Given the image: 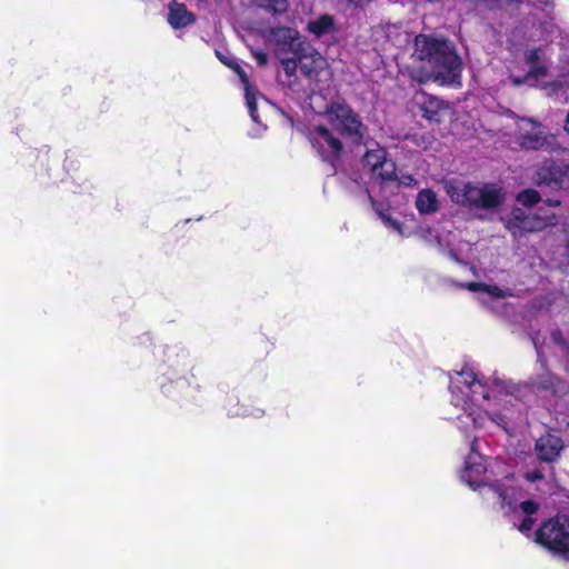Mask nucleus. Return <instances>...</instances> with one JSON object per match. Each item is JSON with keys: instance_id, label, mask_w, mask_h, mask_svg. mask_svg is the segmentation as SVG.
Instances as JSON below:
<instances>
[{"instance_id": "nucleus-1", "label": "nucleus", "mask_w": 569, "mask_h": 569, "mask_svg": "<svg viewBox=\"0 0 569 569\" xmlns=\"http://www.w3.org/2000/svg\"><path fill=\"white\" fill-rule=\"evenodd\" d=\"M450 391L452 403L461 407L466 412L468 421H461L466 427L470 421L476 429L496 425L507 430V415L498 410V407H502L506 411V405L509 401L498 396L499 385L489 391L476 378L472 370L463 369L450 377Z\"/></svg>"}, {"instance_id": "nucleus-2", "label": "nucleus", "mask_w": 569, "mask_h": 569, "mask_svg": "<svg viewBox=\"0 0 569 569\" xmlns=\"http://www.w3.org/2000/svg\"><path fill=\"white\" fill-rule=\"evenodd\" d=\"M412 57L422 63L421 74L417 77L419 81L435 78L442 83H452L459 77L460 59L447 41L419 34L415 39Z\"/></svg>"}, {"instance_id": "nucleus-3", "label": "nucleus", "mask_w": 569, "mask_h": 569, "mask_svg": "<svg viewBox=\"0 0 569 569\" xmlns=\"http://www.w3.org/2000/svg\"><path fill=\"white\" fill-rule=\"evenodd\" d=\"M525 62L528 67L523 78L512 77L515 84H530L540 87L550 97L557 100L569 99V76H560L553 79L547 64V51L545 48H529L525 52Z\"/></svg>"}, {"instance_id": "nucleus-4", "label": "nucleus", "mask_w": 569, "mask_h": 569, "mask_svg": "<svg viewBox=\"0 0 569 569\" xmlns=\"http://www.w3.org/2000/svg\"><path fill=\"white\" fill-rule=\"evenodd\" d=\"M445 190L452 202L477 209H495L505 201V192L497 183L465 182L451 179Z\"/></svg>"}, {"instance_id": "nucleus-5", "label": "nucleus", "mask_w": 569, "mask_h": 569, "mask_svg": "<svg viewBox=\"0 0 569 569\" xmlns=\"http://www.w3.org/2000/svg\"><path fill=\"white\" fill-rule=\"evenodd\" d=\"M489 490L496 493L500 500L501 508L506 512L518 513L519 511L526 516L518 526L521 532H529L533 528L535 521L530 517L539 509V505L532 500H521L523 491L515 485L512 478H506L502 481L489 486Z\"/></svg>"}, {"instance_id": "nucleus-6", "label": "nucleus", "mask_w": 569, "mask_h": 569, "mask_svg": "<svg viewBox=\"0 0 569 569\" xmlns=\"http://www.w3.org/2000/svg\"><path fill=\"white\" fill-rule=\"evenodd\" d=\"M363 169L368 171L370 178L375 181L389 182L397 180L398 184L411 187L416 184V179L410 174L398 176L396 164L387 159V152L382 148L369 149L362 159Z\"/></svg>"}, {"instance_id": "nucleus-7", "label": "nucleus", "mask_w": 569, "mask_h": 569, "mask_svg": "<svg viewBox=\"0 0 569 569\" xmlns=\"http://www.w3.org/2000/svg\"><path fill=\"white\" fill-rule=\"evenodd\" d=\"M327 121L345 139L359 143L365 136V126L357 113L343 102L331 103L325 113Z\"/></svg>"}, {"instance_id": "nucleus-8", "label": "nucleus", "mask_w": 569, "mask_h": 569, "mask_svg": "<svg viewBox=\"0 0 569 569\" xmlns=\"http://www.w3.org/2000/svg\"><path fill=\"white\" fill-rule=\"evenodd\" d=\"M537 541L569 559V517L557 516L542 523L537 531Z\"/></svg>"}, {"instance_id": "nucleus-9", "label": "nucleus", "mask_w": 569, "mask_h": 569, "mask_svg": "<svg viewBox=\"0 0 569 569\" xmlns=\"http://www.w3.org/2000/svg\"><path fill=\"white\" fill-rule=\"evenodd\" d=\"M556 217L553 214H530L527 209L513 208L509 216L505 218L506 228L513 237L521 236L523 232L539 231L547 226L553 224Z\"/></svg>"}, {"instance_id": "nucleus-10", "label": "nucleus", "mask_w": 569, "mask_h": 569, "mask_svg": "<svg viewBox=\"0 0 569 569\" xmlns=\"http://www.w3.org/2000/svg\"><path fill=\"white\" fill-rule=\"evenodd\" d=\"M518 140L522 148L529 150L555 149V138L548 136L541 124L532 119L521 118L518 123Z\"/></svg>"}, {"instance_id": "nucleus-11", "label": "nucleus", "mask_w": 569, "mask_h": 569, "mask_svg": "<svg viewBox=\"0 0 569 569\" xmlns=\"http://www.w3.org/2000/svg\"><path fill=\"white\" fill-rule=\"evenodd\" d=\"M535 182L553 189L569 188V166L555 161H546L537 170Z\"/></svg>"}, {"instance_id": "nucleus-12", "label": "nucleus", "mask_w": 569, "mask_h": 569, "mask_svg": "<svg viewBox=\"0 0 569 569\" xmlns=\"http://www.w3.org/2000/svg\"><path fill=\"white\" fill-rule=\"evenodd\" d=\"M309 140L319 154L328 160L337 158L342 150L341 141L321 124L310 128Z\"/></svg>"}, {"instance_id": "nucleus-13", "label": "nucleus", "mask_w": 569, "mask_h": 569, "mask_svg": "<svg viewBox=\"0 0 569 569\" xmlns=\"http://www.w3.org/2000/svg\"><path fill=\"white\" fill-rule=\"evenodd\" d=\"M487 467L483 457L475 449L472 445L470 453L465 460V467L461 471V480L470 488L477 489L485 483L483 476Z\"/></svg>"}, {"instance_id": "nucleus-14", "label": "nucleus", "mask_w": 569, "mask_h": 569, "mask_svg": "<svg viewBox=\"0 0 569 569\" xmlns=\"http://www.w3.org/2000/svg\"><path fill=\"white\" fill-rule=\"evenodd\" d=\"M295 54L299 60L301 70L309 78H316L321 73L329 74L326 59L310 44L306 43Z\"/></svg>"}, {"instance_id": "nucleus-15", "label": "nucleus", "mask_w": 569, "mask_h": 569, "mask_svg": "<svg viewBox=\"0 0 569 569\" xmlns=\"http://www.w3.org/2000/svg\"><path fill=\"white\" fill-rule=\"evenodd\" d=\"M467 289L479 293V300L482 303H490L496 299H505L511 296V291L507 288H500L495 284L480 282H469Z\"/></svg>"}, {"instance_id": "nucleus-16", "label": "nucleus", "mask_w": 569, "mask_h": 569, "mask_svg": "<svg viewBox=\"0 0 569 569\" xmlns=\"http://www.w3.org/2000/svg\"><path fill=\"white\" fill-rule=\"evenodd\" d=\"M562 449V441L557 436L546 435L536 442V451L543 461L555 460Z\"/></svg>"}, {"instance_id": "nucleus-17", "label": "nucleus", "mask_w": 569, "mask_h": 569, "mask_svg": "<svg viewBox=\"0 0 569 569\" xmlns=\"http://www.w3.org/2000/svg\"><path fill=\"white\" fill-rule=\"evenodd\" d=\"M196 17L183 3L176 0L169 3L168 22L173 29L186 28L193 23Z\"/></svg>"}, {"instance_id": "nucleus-18", "label": "nucleus", "mask_w": 569, "mask_h": 569, "mask_svg": "<svg viewBox=\"0 0 569 569\" xmlns=\"http://www.w3.org/2000/svg\"><path fill=\"white\" fill-rule=\"evenodd\" d=\"M220 60L223 63L228 64L229 67L233 68L234 71L238 73L242 84L244 86V97H246V102H247V107L249 109L250 117L254 122H258V116L256 113V99L258 96V91L256 90L254 87H252L249 83L247 74L238 64L233 66V64L224 61L221 57H220Z\"/></svg>"}, {"instance_id": "nucleus-19", "label": "nucleus", "mask_w": 569, "mask_h": 569, "mask_svg": "<svg viewBox=\"0 0 569 569\" xmlns=\"http://www.w3.org/2000/svg\"><path fill=\"white\" fill-rule=\"evenodd\" d=\"M416 208L421 214L436 213L440 208L437 193L431 189H422L416 198Z\"/></svg>"}, {"instance_id": "nucleus-20", "label": "nucleus", "mask_w": 569, "mask_h": 569, "mask_svg": "<svg viewBox=\"0 0 569 569\" xmlns=\"http://www.w3.org/2000/svg\"><path fill=\"white\" fill-rule=\"evenodd\" d=\"M415 101L420 106L422 116L428 120L438 121V113L442 109V101L426 93H418Z\"/></svg>"}, {"instance_id": "nucleus-21", "label": "nucleus", "mask_w": 569, "mask_h": 569, "mask_svg": "<svg viewBox=\"0 0 569 569\" xmlns=\"http://www.w3.org/2000/svg\"><path fill=\"white\" fill-rule=\"evenodd\" d=\"M307 30L317 38L330 34L337 30L336 20L330 14H322L307 24Z\"/></svg>"}, {"instance_id": "nucleus-22", "label": "nucleus", "mask_w": 569, "mask_h": 569, "mask_svg": "<svg viewBox=\"0 0 569 569\" xmlns=\"http://www.w3.org/2000/svg\"><path fill=\"white\" fill-rule=\"evenodd\" d=\"M272 37L277 42L289 46L293 52H298L306 44L300 40L299 32L292 28H277L272 31Z\"/></svg>"}, {"instance_id": "nucleus-23", "label": "nucleus", "mask_w": 569, "mask_h": 569, "mask_svg": "<svg viewBox=\"0 0 569 569\" xmlns=\"http://www.w3.org/2000/svg\"><path fill=\"white\" fill-rule=\"evenodd\" d=\"M372 207L376 210V212L379 214V217L381 218L382 222L385 223V226L387 228L391 229L392 231L397 232L398 234H400L402 237H409L411 234V231L408 227H406L403 223H401L398 220H396L395 218H392L389 213L381 210L380 204L372 201Z\"/></svg>"}, {"instance_id": "nucleus-24", "label": "nucleus", "mask_w": 569, "mask_h": 569, "mask_svg": "<svg viewBox=\"0 0 569 569\" xmlns=\"http://www.w3.org/2000/svg\"><path fill=\"white\" fill-rule=\"evenodd\" d=\"M257 6L262 7L273 13H283L287 11V0H252Z\"/></svg>"}, {"instance_id": "nucleus-25", "label": "nucleus", "mask_w": 569, "mask_h": 569, "mask_svg": "<svg viewBox=\"0 0 569 569\" xmlns=\"http://www.w3.org/2000/svg\"><path fill=\"white\" fill-rule=\"evenodd\" d=\"M517 201L525 208H530L540 201V194L533 189H526L519 192L517 196Z\"/></svg>"}, {"instance_id": "nucleus-26", "label": "nucleus", "mask_w": 569, "mask_h": 569, "mask_svg": "<svg viewBox=\"0 0 569 569\" xmlns=\"http://www.w3.org/2000/svg\"><path fill=\"white\" fill-rule=\"evenodd\" d=\"M281 63L284 72L288 76H293L296 73L298 67L296 59H282Z\"/></svg>"}, {"instance_id": "nucleus-27", "label": "nucleus", "mask_w": 569, "mask_h": 569, "mask_svg": "<svg viewBox=\"0 0 569 569\" xmlns=\"http://www.w3.org/2000/svg\"><path fill=\"white\" fill-rule=\"evenodd\" d=\"M421 237L430 244L436 243L437 246L441 247V242L438 239V236H433L431 229L421 228L420 229Z\"/></svg>"}, {"instance_id": "nucleus-28", "label": "nucleus", "mask_w": 569, "mask_h": 569, "mask_svg": "<svg viewBox=\"0 0 569 569\" xmlns=\"http://www.w3.org/2000/svg\"><path fill=\"white\" fill-rule=\"evenodd\" d=\"M523 478L528 481V482H536V481H541L543 479V476L541 473L540 470L536 469L533 471H527L523 473Z\"/></svg>"}, {"instance_id": "nucleus-29", "label": "nucleus", "mask_w": 569, "mask_h": 569, "mask_svg": "<svg viewBox=\"0 0 569 569\" xmlns=\"http://www.w3.org/2000/svg\"><path fill=\"white\" fill-rule=\"evenodd\" d=\"M253 56L260 66H263L267 63V56L262 51H256V52H253Z\"/></svg>"}, {"instance_id": "nucleus-30", "label": "nucleus", "mask_w": 569, "mask_h": 569, "mask_svg": "<svg viewBox=\"0 0 569 569\" xmlns=\"http://www.w3.org/2000/svg\"><path fill=\"white\" fill-rule=\"evenodd\" d=\"M540 387L542 388H553L555 385H553V379L551 377H548V380L543 383L540 385Z\"/></svg>"}, {"instance_id": "nucleus-31", "label": "nucleus", "mask_w": 569, "mask_h": 569, "mask_svg": "<svg viewBox=\"0 0 569 569\" xmlns=\"http://www.w3.org/2000/svg\"><path fill=\"white\" fill-rule=\"evenodd\" d=\"M563 130L569 134V113L566 117Z\"/></svg>"}, {"instance_id": "nucleus-32", "label": "nucleus", "mask_w": 569, "mask_h": 569, "mask_svg": "<svg viewBox=\"0 0 569 569\" xmlns=\"http://www.w3.org/2000/svg\"><path fill=\"white\" fill-rule=\"evenodd\" d=\"M548 204H549V206H552V207H557V206H559V204H560V202H559V201H552V200H549V201H548Z\"/></svg>"}]
</instances>
